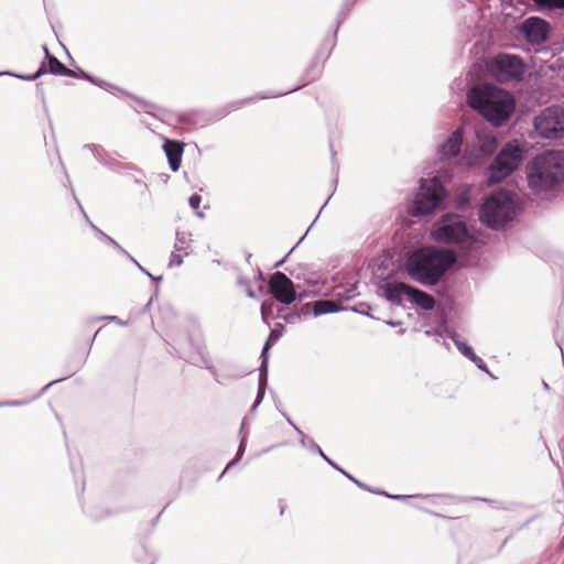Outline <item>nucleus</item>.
<instances>
[{
	"instance_id": "obj_38",
	"label": "nucleus",
	"mask_w": 564,
	"mask_h": 564,
	"mask_svg": "<svg viewBox=\"0 0 564 564\" xmlns=\"http://www.w3.org/2000/svg\"><path fill=\"white\" fill-rule=\"evenodd\" d=\"M45 54L48 55V50L44 47Z\"/></svg>"
},
{
	"instance_id": "obj_4",
	"label": "nucleus",
	"mask_w": 564,
	"mask_h": 564,
	"mask_svg": "<svg viewBox=\"0 0 564 564\" xmlns=\"http://www.w3.org/2000/svg\"><path fill=\"white\" fill-rule=\"evenodd\" d=\"M519 212L520 203L517 194L500 188L484 197L478 218L488 228L501 229L513 221Z\"/></svg>"
},
{
	"instance_id": "obj_35",
	"label": "nucleus",
	"mask_w": 564,
	"mask_h": 564,
	"mask_svg": "<svg viewBox=\"0 0 564 564\" xmlns=\"http://www.w3.org/2000/svg\"><path fill=\"white\" fill-rule=\"evenodd\" d=\"M261 397H262V392L260 391V392H259V395H258V400H257L256 405H257L258 403H260Z\"/></svg>"
},
{
	"instance_id": "obj_9",
	"label": "nucleus",
	"mask_w": 564,
	"mask_h": 564,
	"mask_svg": "<svg viewBox=\"0 0 564 564\" xmlns=\"http://www.w3.org/2000/svg\"><path fill=\"white\" fill-rule=\"evenodd\" d=\"M497 149V138L487 128H479L476 131L475 140L467 147L462 162L466 166H473L485 161Z\"/></svg>"
},
{
	"instance_id": "obj_20",
	"label": "nucleus",
	"mask_w": 564,
	"mask_h": 564,
	"mask_svg": "<svg viewBox=\"0 0 564 564\" xmlns=\"http://www.w3.org/2000/svg\"><path fill=\"white\" fill-rule=\"evenodd\" d=\"M281 333H282V329L281 330H278V329L272 330L270 336H269V339L264 344V347H263V350H262V357H263V362L262 364H263V366L267 362V358H268L267 354H268V350L270 348L271 341L278 340L279 337L281 336Z\"/></svg>"
},
{
	"instance_id": "obj_19",
	"label": "nucleus",
	"mask_w": 564,
	"mask_h": 564,
	"mask_svg": "<svg viewBox=\"0 0 564 564\" xmlns=\"http://www.w3.org/2000/svg\"><path fill=\"white\" fill-rule=\"evenodd\" d=\"M191 234L188 232H177L176 234V242H175V250L176 251H183L185 254H187L188 249L191 247Z\"/></svg>"
},
{
	"instance_id": "obj_16",
	"label": "nucleus",
	"mask_w": 564,
	"mask_h": 564,
	"mask_svg": "<svg viewBox=\"0 0 564 564\" xmlns=\"http://www.w3.org/2000/svg\"><path fill=\"white\" fill-rule=\"evenodd\" d=\"M311 306L313 310V314L315 316L329 314V313H336L341 310L340 305H338L336 302L329 301V300H321V301H315L313 303H308L305 305V308L307 310Z\"/></svg>"
},
{
	"instance_id": "obj_13",
	"label": "nucleus",
	"mask_w": 564,
	"mask_h": 564,
	"mask_svg": "<svg viewBox=\"0 0 564 564\" xmlns=\"http://www.w3.org/2000/svg\"><path fill=\"white\" fill-rule=\"evenodd\" d=\"M521 32L532 44H541L547 37L549 24L540 18H529L521 25Z\"/></svg>"
},
{
	"instance_id": "obj_17",
	"label": "nucleus",
	"mask_w": 564,
	"mask_h": 564,
	"mask_svg": "<svg viewBox=\"0 0 564 564\" xmlns=\"http://www.w3.org/2000/svg\"><path fill=\"white\" fill-rule=\"evenodd\" d=\"M451 338L453 339V341L455 343L457 349L467 358H469L473 362L476 364V366L484 370V371H487V368L486 366L484 365V361L474 354L473 349L467 346L466 343L462 341L457 336L456 334L452 333L451 335Z\"/></svg>"
},
{
	"instance_id": "obj_22",
	"label": "nucleus",
	"mask_w": 564,
	"mask_h": 564,
	"mask_svg": "<svg viewBox=\"0 0 564 564\" xmlns=\"http://www.w3.org/2000/svg\"><path fill=\"white\" fill-rule=\"evenodd\" d=\"M50 69L54 74H65L66 67L55 57H50Z\"/></svg>"
},
{
	"instance_id": "obj_27",
	"label": "nucleus",
	"mask_w": 564,
	"mask_h": 564,
	"mask_svg": "<svg viewBox=\"0 0 564 564\" xmlns=\"http://www.w3.org/2000/svg\"><path fill=\"white\" fill-rule=\"evenodd\" d=\"M327 463H329L332 466H334L335 468H337L338 470H340L344 475H346L349 479H351L352 481H355L356 484L360 485L356 479H354L351 476H349L348 474H346L344 470H341L340 468H338L325 454L322 456Z\"/></svg>"
},
{
	"instance_id": "obj_37",
	"label": "nucleus",
	"mask_w": 564,
	"mask_h": 564,
	"mask_svg": "<svg viewBox=\"0 0 564 564\" xmlns=\"http://www.w3.org/2000/svg\"><path fill=\"white\" fill-rule=\"evenodd\" d=\"M425 334H426L427 336H431V335H433V334H437V332L433 333L432 330H426V332H425Z\"/></svg>"
},
{
	"instance_id": "obj_33",
	"label": "nucleus",
	"mask_w": 564,
	"mask_h": 564,
	"mask_svg": "<svg viewBox=\"0 0 564 564\" xmlns=\"http://www.w3.org/2000/svg\"><path fill=\"white\" fill-rule=\"evenodd\" d=\"M390 497L393 498V499H398V500L409 498L408 496H390Z\"/></svg>"
},
{
	"instance_id": "obj_8",
	"label": "nucleus",
	"mask_w": 564,
	"mask_h": 564,
	"mask_svg": "<svg viewBox=\"0 0 564 564\" xmlns=\"http://www.w3.org/2000/svg\"><path fill=\"white\" fill-rule=\"evenodd\" d=\"M486 73L499 83L521 80L525 73L523 61L512 54H498L485 61Z\"/></svg>"
},
{
	"instance_id": "obj_34",
	"label": "nucleus",
	"mask_w": 564,
	"mask_h": 564,
	"mask_svg": "<svg viewBox=\"0 0 564 564\" xmlns=\"http://www.w3.org/2000/svg\"><path fill=\"white\" fill-rule=\"evenodd\" d=\"M387 324L390 326H393V327L400 325L399 322H392V321L387 322Z\"/></svg>"
},
{
	"instance_id": "obj_5",
	"label": "nucleus",
	"mask_w": 564,
	"mask_h": 564,
	"mask_svg": "<svg viewBox=\"0 0 564 564\" xmlns=\"http://www.w3.org/2000/svg\"><path fill=\"white\" fill-rule=\"evenodd\" d=\"M430 237L435 242L455 243L462 249H470L477 242L464 219L457 214H445L436 220L430 229Z\"/></svg>"
},
{
	"instance_id": "obj_24",
	"label": "nucleus",
	"mask_w": 564,
	"mask_h": 564,
	"mask_svg": "<svg viewBox=\"0 0 564 564\" xmlns=\"http://www.w3.org/2000/svg\"><path fill=\"white\" fill-rule=\"evenodd\" d=\"M243 451H245V442H243V441H241V444H240V446H239V451H238L237 458H236L235 460L230 462V463L227 465L226 470H227L228 468H230V467L236 463V460L240 459V457H241V456H242V454H243Z\"/></svg>"
},
{
	"instance_id": "obj_31",
	"label": "nucleus",
	"mask_w": 564,
	"mask_h": 564,
	"mask_svg": "<svg viewBox=\"0 0 564 564\" xmlns=\"http://www.w3.org/2000/svg\"><path fill=\"white\" fill-rule=\"evenodd\" d=\"M312 451H315L316 453H318L321 456L324 455V452L321 449V447L316 444V443H312Z\"/></svg>"
},
{
	"instance_id": "obj_11",
	"label": "nucleus",
	"mask_w": 564,
	"mask_h": 564,
	"mask_svg": "<svg viewBox=\"0 0 564 564\" xmlns=\"http://www.w3.org/2000/svg\"><path fill=\"white\" fill-rule=\"evenodd\" d=\"M269 286L274 299L282 304L289 305L296 299L293 282L282 272H275L271 275Z\"/></svg>"
},
{
	"instance_id": "obj_3",
	"label": "nucleus",
	"mask_w": 564,
	"mask_h": 564,
	"mask_svg": "<svg viewBox=\"0 0 564 564\" xmlns=\"http://www.w3.org/2000/svg\"><path fill=\"white\" fill-rule=\"evenodd\" d=\"M467 102L494 126L505 123L516 107L508 91L489 84L473 87L467 94Z\"/></svg>"
},
{
	"instance_id": "obj_7",
	"label": "nucleus",
	"mask_w": 564,
	"mask_h": 564,
	"mask_svg": "<svg viewBox=\"0 0 564 564\" xmlns=\"http://www.w3.org/2000/svg\"><path fill=\"white\" fill-rule=\"evenodd\" d=\"M445 197L446 191L437 175L424 177L410 206V213L413 216L432 214L442 206Z\"/></svg>"
},
{
	"instance_id": "obj_2",
	"label": "nucleus",
	"mask_w": 564,
	"mask_h": 564,
	"mask_svg": "<svg viewBox=\"0 0 564 564\" xmlns=\"http://www.w3.org/2000/svg\"><path fill=\"white\" fill-rule=\"evenodd\" d=\"M531 193L546 198L564 181V151L550 150L534 156L525 167Z\"/></svg>"
},
{
	"instance_id": "obj_36",
	"label": "nucleus",
	"mask_w": 564,
	"mask_h": 564,
	"mask_svg": "<svg viewBox=\"0 0 564 564\" xmlns=\"http://www.w3.org/2000/svg\"><path fill=\"white\" fill-rule=\"evenodd\" d=\"M262 317H263V319L265 321V310H264V305H262Z\"/></svg>"
},
{
	"instance_id": "obj_12",
	"label": "nucleus",
	"mask_w": 564,
	"mask_h": 564,
	"mask_svg": "<svg viewBox=\"0 0 564 564\" xmlns=\"http://www.w3.org/2000/svg\"><path fill=\"white\" fill-rule=\"evenodd\" d=\"M413 288L402 282H386L380 289V295L395 305H402L410 301Z\"/></svg>"
},
{
	"instance_id": "obj_28",
	"label": "nucleus",
	"mask_w": 564,
	"mask_h": 564,
	"mask_svg": "<svg viewBox=\"0 0 564 564\" xmlns=\"http://www.w3.org/2000/svg\"><path fill=\"white\" fill-rule=\"evenodd\" d=\"M102 237H105L107 240H109L116 248H118L121 252L126 253V251L110 237L106 236L105 234L100 232Z\"/></svg>"
},
{
	"instance_id": "obj_6",
	"label": "nucleus",
	"mask_w": 564,
	"mask_h": 564,
	"mask_svg": "<svg viewBox=\"0 0 564 564\" xmlns=\"http://www.w3.org/2000/svg\"><path fill=\"white\" fill-rule=\"evenodd\" d=\"M524 151L517 140L506 143L488 167L487 184H499L510 176L522 162Z\"/></svg>"
},
{
	"instance_id": "obj_29",
	"label": "nucleus",
	"mask_w": 564,
	"mask_h": 564,
	"mask_svg": "<svg viewBox=\"0 0 564 564\" xmlns=\"http://www.w3.org/2000/svg\"><path fill=\"white\" fill-rule=\"evenodd\" d=\"M129 258L131 259V261H132L133 263H135V265H137V267H138V268L143 272V273H145L147 275L151 276V274H150L145 269H143V267H142V265H141V264H140V263H139L134 258H132V257H130V256H129Z\"/></svg>"
},
{
	"instance_id": "obj_18",
	"label": "nucleus",
	"mask_w": 564,
	"mask_h": 564,
	"mask_svg": "<svg viewBox=\"0 0 564 564\" xmlns=\"http://www.w3.org/2000/svg\"><path fill=\"white\" fill-rule=\"evenodd\" d=\"M409 302L416 304L425 311L432 310L435 305V301L430 294L415 288H413Z\"/></svg>"
},
{
	"instance_id": "obj_30",
	"label": "nucleus",
	"mask_w": 564,
	"mask_h": 564,
	"mask_svg": "<svg viewBox=\"0 0 564 564\" xmlns=\"http://www.w3.org/2000/svg\"><path fill=\"white\" fill-rule=\"evenodd\" d=\"M312 451H315L316 453H318L321 456L324 455V452L321 449V447L316 444V443H312Z\"/></svg>"
},
{
	"instance_id": "obj_32",
	"label": "nucleus",
	"mask_w": 564,
	"mask_h": 564,
	"mask_svg": "<svg viewBox=\"0 0 564 564\" xmlns=\"http://www.w3.org/2000/svg\"><path fill=\"white\" fill-rule=\"evenodd\" d=\"M106 318L110 319V321H113V322H116V323H118L120 325H124V323L119 321L116 316H107Z\"/></svg>"
},
{
	"instance_id": "obj_14",
	"label": "nucleus",
	"mask_w": 564,
	"mask_h": 564,
	"mask_svg": "<svg viewBox=\"0 0 564 564\" xmlns=\"http://www.w3.org/2000/svg\"><path fill=\"white\" fill-rule=\"evenodd\" d=\"M463 128H457L438 145L437 156L440 160H449L459 153L463 143Z\"/></svg>"
},
{
	"instance_id": "obj_25",
	"label": "nucleus",
	"mask_w": 564,
	"mask_h": 564,
	"mask_svg": "<svg viewBox=\"0 0 564 564\" xmlns=\"http://www.w3.org/2000/svg\"><path fill=\"white\" fill-rule=\"evenodd\" d=\"M297 432L302 435V440H301L302 445L312 449V443H315V442L312 441L311 438L306 437L300 430H297Z\"/></svg>"
},
{
	"instance_id": "obj_26",
	"label": "nucleus",
	"mask_w": 564,
	"mask_h": 564,
	"mask_svg": "<svg viewBox=\"0 0 564 564\" xmlns=\"http://www.w3.org/2000/svg\"><path fill=\"white\" fill-rule=\"evenodd\" d=\"M182 262H183V259L180 254H177V253L172 254L170 265H174V264L180 265V264H182Z\"/></svg>"
},
{
	"instance_id": "obj_21",
	"label": "nucleus",
	"mask_w": 564,
	"mask_h": 564,
	"mask_svg": "<svg viewBox=\"0 0 564 564\" xmlns=\"http://www.w3.org/2000/svg\"><path fill=\"white\" fill-rule=\"evenodd\" d=\"M538 6L545 8H564V0H533Z\"/></svg>"
},
{
	"instance_id": "obj_23",
	"label": "nucleus",
	"mask_w": 564,
	"mask_h": 564,
	"mask_svg": "<svg viewBox=\"0 0 564 564\" xmlns=\"http://www.w3.org/2000/svg\"><path fill=\"white\" fill-rule=\"evenodd\" d=\"M200 202H202V198L199 195H192L189 197V206L194 209V210H198L199 208V205H200Z\"/></svg>"
},
{
	"instance_id": "obj_10",
	"label": "nucleus",
	"mask_w": 564,
	"mask_h": 564,
	"mask_svg": "<svg viewBox=\"0 0 564 564\" xmlns=\"http://www.w3.org/2000/svg\"><path fill=\"white\" fill-rule=\"evenodd\" d=\"M534 129L544 139L564 138V108L560 106L545 108L535 117Z\"/></svg>"
},
{
	"instance_id": "obj_15",
	"label": "nucleus",
	"mask_w": 564,
	"mask_h": 564,
	"mask_svg": "<svg viewBox=\"0 0 564 564\" xmlns=\"http://www.w3.org/2000/svg\"><path fill=\"white\" fill-rule=\"evenodd\" d=\"M164 151L169 159L170 166L172 171L176 172L180 169L183 148L178 142L175 141H166L164 143Z\"/></svg>"
},
{
	"instance_id": "obj_1",
	"label": "nucleus",
	"mask_w": 564,
	"mask_h": 564,
	"mask_svg": "<svg viewBox=\"0 0 564 564\" xmlns=\"http://www.w3.org/2000/svg\"><path fill=\"white\" fill-rule=\"evenodd\" d=\"M456 262V254L445 248L425 246L409 254L405 273L423 285H435Z\"/></svg>"
}]
</instances>
